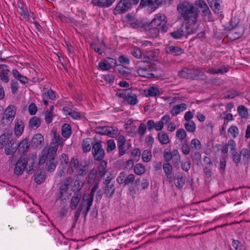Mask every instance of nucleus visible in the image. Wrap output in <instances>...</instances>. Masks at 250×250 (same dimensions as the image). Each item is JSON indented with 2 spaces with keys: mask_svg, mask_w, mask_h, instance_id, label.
Wrapping results in <instances>:
<instances>
[{
  "mask_svg": "<svg viewBox=\"0 0 250 250\" xmlns=\"http://www.w3.org/2000/svg\"><path fill=\"white\" fill-rule=\"evenodd\" d=\"M98 172L95 168L92 169L89 172L86 178V182L90 185L95 184L97 182L99 183V181L97 179Z\"/></svg>",
  "mask_w": 250,
  "mask_h": 250,
  "instance_id": "obj_16",
  "label": "nucleus"
},
{
  "mask_svg": "<svg viewBox=\"0 0 250 250\" xmlns=\"http://www.w3.org/2000/svg\"><path fill=\"white\" fill-rule=\"evenodd\" d=\"M146 26L145 27L146 34L150 38H155L159 36V32L161 30L155 27L149 26V23L146 24Z\"/></svg>",
  "mask_w": 250,
  "mask_h": 250,
  "instance_id": "obj_14",
  "label": "nucleus"
},
{
  "mask_svg": "<svg viewBox=\"0 0 250 250\" xmlns=\"http://www.w3.org/2000/svg\"><path fill=\"white\" fill-rule=\"evenodd\" d=\"M71 180V178H67L63 183L61 184L60 187L59 189L60 191V195L58 196V199L62 200V195L64 193L67 191L68 189V185L70 181Z\"/></svg>",
  "mask_w": 250,
  "mask_h": 250,
  "instance_id": "obj_23",
  "label": "nucleus"
},
{
  "mask_svg": "<svg viewBox=\"0 0 250 250\" xmlns=\"http://www.w3.org/2000/svg\"><path fill=\"white\" fill-rule=\"evenodd\" d=\"M0 78L1 81L7 83L9 81L10 70L8 66L4 64H0Z\"/></svg>",
  "mask_w": 250,
  "mask_h": 250,
  "instance_id": "obj_12",
  "label": "nucleus"
},
{
  "mask_svg": "<svg viewBox=\"0 0 250 250\" xmlns=\"http://www.w3.org/2000/svg\"><path fill=\"white\" fill-rule=\"evenodd\" d=\"M156 0H141L140 6L143 7L149 6L153 9L156 4Z\"/></svg>",
  "mask_w": 250,
  "mask_h": 250,
  "instance_id": "obj_48",
  "label": "nucleus"
},
{
  "mask_svg": "<svg viewBox=\"0 0 250 250\" xmlns=\"http://www.w3.org/2000/svg\"><path fill=\"white\" fill-rule=\"evenodd\" d=\"M176 137L180 141H182L187 137V133L186 131L183 129L180 128L177 130Z\"/></svg>",
  "mask_w": 250,
  "mask_h": 250,
  "instance_id": "obj_50",
  "label": "nucleus"
},
{
  "mask_svg": "<svg viewBox=\"0 0 250 250\" xmlns=\"http://www.w3.org/2000/svg\"><path fill=\"white\" fill-rule=\"evenodd\" d=\"M146 126L144 123L140 124L138 127V133L141 136H143L145 134Z\"/></svg>",
  "mask_w": 250,
  "mask_h": 250,
  "instance_id": "obj_64",
  "label": "nucleus"
},
{
  "mask_svg": "<svg viewBox=\"0 0 250 250\" xmlns=\"http://www.w3.org/2000/svg\"><path fill=\"white\" fill-rule=\"evenodd\" d=\"M228 133L235 138L239 133L238 128L235 125H231L228 129Z\"/></svg>",
  "mask_w": 250,
  "mask_h": 250,
  "instance_id": "obj_57",
  "label": "nucleus"
},
{
  "mask_svg": "<svg viewBox=\"0 0 250 250\" xmlns=\"http://www.w3.org/2000/svg\"><path fill=\"white\" fill-rule=\"evenodd\" d=\"M91 139L89 138H87L84 139L83 141L82 146L84 152H88L91 150L90 143Z\"/></svg>",
  "mask_w": 250,
  "mask_h": 250,
  "instance_id": "obj_39",
  "label": "nucleus"
},
{
  "mask_svg": "<svg viewBox=\"0 0 250 250\" xmlns=\"http://www.w3.org/2000/svg\"><path fill=\"white\" fill-rule=\"evenodd\" d=\"M28 111L30 115H35L37 111V107L34 103H31L28 106Z\"/></svg>",
  "mask_w": 250,
  "mask_h": 250,
  "instance_id": "obj_63",
  "label": "nucleus"
},
{
  "mask_svg": "<svg viewBox=\"0 0 250 250\" xmlns=\"http://www.w3.org/2000/svg\"><path fill=\"white\" fill-rule=\"evenodd\" d=\"M107 163L105 161L102 160L100 162L98 167L97 172L99 175L104 177L108 172L107 169Z\"/></svg>",
  "mask_w": 250,
  "mask_h": 250,
  "instance_id": "obj_22",
  "label": "nucleus"
},
{
  "mask_svg": "<svg viewBox=\"0 0 250 250\" xmlns=\"http://www.w3.org/2000/svg\"><path fill=\"white\" fill-rule=\"evenodd\" d=\"M10 86L12 93H16L19 88V83L18 82L15 80H12L10 83Z\"/></svg>",
  "mask_w": 250,
  "mask_h": 250,
  "instance_id": "obj_61",
  "label": "nucleus"
},
{
  "mask_svg": "<svg viewBox=\"0 0 250 250\" xmlns=\"http://www.w3.org/2000/svg\"><path fill=\"white\" fill-rule=\"evenodd\" d=\"M90 45L92 48L93 49L95 52L98 53L99 54L101 55L104 50L105 44L104 42H103L101 47L98 46V45L96 43H92Z\"/></svg>",
  "mask_w": 250,
  "mask_h": 250,
  "instance_id": "obj_46",
  "label": "nucleus"
},
{
  "mask_svg": "<svg viewBox=\"0 0 250 250\" xmlns=\"http://www.w3.org/2000/svg\"><path fill=\"white\" fill-rule=\"evenodd\" d=\"M57 150L58 146L56 145L49 147V159L46 161V167L49 172L54 171L57 165L58 161L56 158Z\"/></svg>",
  "mask_w": 250,
  "mask_h": 250,
  "instance_id": "obj_4",
  "label": "nucleus"
},
{
  "mask_svg": "<svg viewBox=\"0 0 250 250\" xmlns=\"http://www.w3.org/2000/svg\"><path fill=\"white\" fill-rule=\"evenodd\" d=\"M173 0H156L155 5L157 6H154V10L156 9L158 6L162 5L169 6L172 2Z\"/></svg>",
  "mask_w": 250,
  "mask_h": 250,
  "instance_id": "obj_54",
  "label": "nucleus"
},
{
  "mask_svg": "<svg viewBox=\"0 0 250 250\" xmlns=\"http://www.w3.org/2000/svg\"><path fill=\"white\" fill-rule=\"evenodd\" d=\"M159 90L157 87L152 86L150 87L147 90L146 96L147 97H154L159 94Z\"/></svg>",
  "mask_w": 250,
  "mask_h": 250,
  "instance_id": "obj_51",
  "label": "nucleus"
},
{
  "mask_svg": "<svg viewBox=\"0 0 250 250\" xmlns=\"http://www.w3.org/2000/svg\"><path fill=\"white\" fill-rule=\"evenodd\" d=\"M29 146L28 140L27 139H24L22 140L20 144L16 145V146H17V148L19 147L20 150L22 151V152H24L27 151L29 147Z\"/></svg>",
  "mask_w": 250,
  "mask_h": 250,
  "instance_id": "obj_37",
  "label": "nucleus"
},
{
  "mask_svg": "<svg viewBox=\"0 0 250 250\" xmlns=\"http://www.w3.org/2000/svg\"><path fill=\"white\" fill-rule=\"evenodd\" d=\"M14 128V132L16 136H21L23 131L24 129V123L21 119H16Z\"/></svg>",
  "mask_w": 250,
  "mask_h": 250,
  "instance_id": "obj_21",
  "label": "nucleus"
},
{
  "mask_svg": "<svg viewBox=\"0 0 250 250\" xmlns=\"http://www.w3.org/2000/svg\"><path fill=\"white\" fill-rule=\"evenodd\" d=\"M95 130L99 134L107 135L111 138L115 137L118 133L117 128L109 126H98L96 127Z\"/></svg>",
  "mask_w": 250,
  "mask_h": 250,
  "instance_id": "obj_7",
  "label": "nucleus"
},
{
  "mask_svg": "<svg viewBox=\"0 0 250 250\" xmlns=\"http://www.w3.org/2000/svg\"><path fill=\"white\" fill-rule=\"evenodd\" d=\"M88 169V165L86 162L81 163L79 167L77 169L78 174L81 176H85Z\"/></svg>",
  "mask_w": 250,
  "mask_h": 250,
  "instance_id": "obj_28",
  "label": "nucleus"
},
{
  "mask_svg": "<svg viewBox=\"0 0 250 250\" xmlns=\"http://www.w3.org/2000/svg\"><path fill=\"white\" fill-rule=\"evenodd\" d=\"M186 129L189 132H194L196 129V125L193 121H187L185 124Z\"/></svg>",
  "mask_w": 250,
  "mask_h": 250,
  "instance_id": "obj_40",
  "label": "nucleus"
},
{
  "mask_svg": "<svg viewBox=\"0 0 250 250\" xmlns=\"http://www.w3.org/2000/svg\"><path fill=\"white\" fill-rule=\"evenodd\" d=\"M142 160L145 162H149L152 158V153L151 150H145L143 152V154L142 155Z\"/></svg>",
  "mask_w": 250,
  "mask_h": 250,
  "instance_id": "obj_43",
  "label": "nucleus"
},
{
  "mask_svg": "<svg viewBox=\"0 0 250 250\" xmlns=\"http://www.w3.org/2000/svg\"><path fill=\"white\" fill-rule=\"evenodd\" d=\"M167 22V18L165 15L157 14L149 23V26L155 27L160 30L161 32L165 33L168 29Z\"/></svg>",
  "mask_w": 250,
  "mask_h": 250,
  "instance_id": "obj_5",
  "label": "nucleus"
},
{
  "mask_svg": "<svg viewBox=\"0 0 250 250\" xmlns=\"http://www.w3.org/2000/svg\"><path fill=\"white\" fill-rule=\"evenodd\" d=\"M129 23L130 26L134 28H143L146 26L143 22L136 18H131L129 21Z\"/></svg>",
  "mask_w": 250,
  "mask_h": 250,
  "instance_id": "obj_36",
  "label": "nucleus"
},
{
  "mask_svg": "<svg viewBox=\"0 0 250 250\" xmlns=\"http://www.w3.org/2000/svg\"><path fill=\"white\" fill-rule=\"evenodd\" d=\"M177 10L181 17L188 24L186 27L187 34L195 33L198 16V8L193 3L185 0L178 4Z\"/></svg>",
  "mask_w": 250,
  "mask_h": 250,
  "instance_id": "obj_1",
  "label": "nucleus"
},
{
  "mask_svg": "<svg viewBox=\"0 0 250 250\" xmlns=\"http://www.w3.org/2000/svg\"><path fill=\"white\" fill-rule=\"evenodd\" d=\"M115 0H92L91 3L95 6L102 8L110 7Z\"/></svg>",
  "mask_w": 250,
  "mask_h": 250,
  "instance_id": "obj_17",
  "label": "nucleus"
},
{
  "mask_svg": "<svg viewBox=\"0 0 250 250\" xmlns=\"http://www.w3.org/2000/svg\"><path fill=\"white\" fill-rule=\"evenodd\" d=\"M116 95L119 97L123 98L130 105H134L138 102L136 95L133 94L130 89H119Z\"/></svg>",
  "mask_w": 250,
  "mask_h": 250,
  "instance_id": "obj_3",
  "label": "nucleus"
},
{
  "mask_svg": "<svg viewBox=\"0 0 250 250\" xmlns=\"http://www.w3.org/2000/svg\"><path fill=\"white\" fill-rule=\"evenodd\" d=\"M72 134L71 127L67 124H64L62 127V134L66 138H68Z\"/></svg>",
  "mask_w": 250,
  "mask_h": 250,
  "instance_id": "obj_32",
  "label": "nucleus"
},
{
  "mask_svg": "<svg viewBox=\"0 0 250 250\" xmlns=\"http://www.w3.org/2000/svg\"><path fill=\"white\" fill-rule=\"evenodd\" d=\"M125 185H129L134 181L135 186H138L140 183V179H135V175L133 174H130L127 177H125Z\"/></svg>",
  "mask_w": 250,
  "mask_h": 250,
  "instance_id": "obj_34",
  "label": "nucleus"
},
{
  "mask_svg": "<svg viewBox=\"0 0 250 250\" xmlns=\"http://www.w3.org/2000/svg\"><path fill=\"white\" fill-rule=\"evenodd\" d=\"M41 120L37 116L32 117L29 122V127L31 129H36L40 125Z\"/></svg>",
  "mask_w": 250,
  "mask_h": 250,
  "instance_id": "obj_30",
  "label": "nucleus"
},
{
  "mask_svg": "<svg viewBox=\"0 0 250 250\" xmlns=\"http://www.w3.org/2000/svg\"><path fill=\"white\" fill-rule=\"evenodd\" d=\"M44 141L43 136L41 134H35L32 138L31 146L34 148H38L40 146Z\"/></svg>",
  "mask_w": 250,
  "mask_h": 250,
  "instance_id": "obj_19",
  "label": "nucleus"
},
{
  "mask_svg": "<svg viewBox=\"0 0 250 250\" xmlns=\"http://www.w3.org/2000/svg\"><path fill=\"white\" fill-rule=\"evenodd\" d=\"M170 36L174 39L178 40L181 39L185 35V31L182 27L169 33Z\"/></svg>",
  "mask_w": 250,
  "mask_h": 250,
  "instance_id": "obj_27",
  "label": "nucleus"
},
{
  "mask_svg": "<svg viewBox=\"0 0 250 250\" xmlns=\"http://www.w3.org/2000/svg\"><path fill=\"white\" fill-rule=\"evenodd\" d=\"M158 139L162 144L166 145L170 142L168 134L164 131H161L158 134Z\"/></svg>",
  "mask_w": 250,
  "mask_h": 250,
  "instance_id": "obj_31",
  "label": "nucleus"
},
{
  "mask_svg": "<svg viewBox=\"0 0 250 250\" xmlns=\"http://www.w3.org/2000/svg\"><path fill=\"white\" fill-rule=\"evenodd\" d=\"M115 148V144L113 140L110 139L107 142L106 151L108 152H111Z\"/></svg>",
  "mask_w": 250,
  "mask_h": 250,
  "instance_id": "obj_62",
  "label": "nucleus"
},
{
  "mask_svg": "<svg viewBox=\"0 0 250 250\" xmlns=\"http://www.w3.org/2000/svg\"><path fill=\"white\" fill-rule=\"evenodd\" d=\"M53 138L55 142L51 144V146L56 145L58 147V146L63 145L64 140L60 137L59 134L56 131H53Z\"/></svg>",
  "mask_w": 250,
  "mask_h": 250,
  "instance_id": "obj_35",
  "label": "nucleus"
},
{
  "mask_svg": "<svg viewBox=\"0 0 250 250\" xmlns=\"http://www.w3.org/2000/svg\"><path fill=\"white\" fill-rule=\"evenodd\" d=\"M191 149V147L189 146L187 141H185L181 144V149L184 154L186 155L189 154L190 152Z\"/></svg>",
  "mask_w": 250,
  "mask_h": 250,
  "instance_id": "obj_53",
  "label": "nucleus"
},
{
  "mask_svg": "<svg viewBox=\"0 0 250 250\" xmlns=\"http://www.w3.org/2000/svg\"><path fill=\"white\" fill-rule=\"evenodd\" d=\"M45 173L43 171H40L35 176L34 181L37 184L40 185L45 181Z\"/></svg>",
  "mask_w": 250,
  "mask_h": 250,
  "instance_id": "obj_41",
  "label": "nucleus"
},
{
  "mask_svg": "<svg viewBox=\"0 0 250 250\" xmlns=\"http://www.w3.org/2000/svg\"><path fill=\"white\" fill-rule=\"evenodd\" d=\"M230 154L233 162L237 165L241 161V154L236 151V150L233 151V152H230Z\"/></svg>",
  "mask_w": 250,
  "mask_h": 250,
  "instance_id": "obj_45",
  "label": "nucleus"
},
{
  "mask_svg": "<svg viewBox=\"0 0 250 250\" xmlns=\"http://www.w3.org/2000/svg\"><path fill=\"white\" fill-rule=\"evenodd\" d=\"M212 10L216 13H220V2L221 0H208Z\"/></svg>",
  "mask_w": 250,
  "mask_h": 250,
  "instance_id": "obj_25",
  "label": "nucleus"
},
{
  "mask_svg": "<svg viewBox=\"0 0 250 250\" xmlns=\"http://www.w3.org/2000/svg\"><path fill=\"white\" fill-rule=\"evenodd\" d=\"M49 159V148L46 151L45 150H43L42 151L41 156L40 157L39 161V165L40 166H42L45 161H47Z\"/></svg>",
  "mask_w": 250,
  "mask_h": 250,
  "instance_id": "obj_38",
  "label": "nucleus"
},
{
  "mask_svg": "<svg viewBox=\"0 0 250 250\" xmlns=\"http://www.w3.org/2000/svg\"><path fill=\"white\" fill-rule=\"evenodd\" d=\"M243 27H238L231 30L229 33V38L232 40H235L240 38L244 33Z\"/></svg>",
  "mask_w": 250,
  "mask_h": 250,
  "instance_id": "obj_20",
  "label": "nucleus"
},
{
  "mask_svg": "<svg viewBox=\"0 0 250 250\" xmlns=\"http://www.w3.org/2000/svg\"><path fill=\"white\" fill-rule=\"evenodd\" d=\"M92 152L95 160L101 161L105 155L104 150L103 148L101 142H96L93 144Z\"/></svg>",
  "mask_w": 250,
  "mask_h": 250,
  "instance_id": "obj_8",
  "label": "nucleus"
},
{
  "mask_svg": "<svg viewBox=\"0 0 250 250\" xmlns=\"http://www.w3.org/2000/svg\"><path fill=\"white\" fill-rule=\"evenodd\" d=\"M191 148L195 150H200L202 147L200 141L197 139H193L190 142Z\"/></svg>",
  "mask_w": 250,
  "mask_h": 250,
  "instance_id": "obj_47",
  "label": "nucleus"
},
{
  "mask_svg": "<svg viewBox=\"0 0 250 250\" xmlns=\"http://www.w3.org/2000/svg\"><path fill=\"white\" fill-rule=\"evenodd\" d=\"M99 67L102 70H109L111 69L112 66L107 60H105L104 61L100 62L99 63Z\"/></svg>",
  "mask_w": 250,
  "mask_h": 250,
  "instance_id": "obj_52",
  "label": "nucleus"
},
{
  "mask_svg": "<svg viewBox=\"0 0 250 250\" xmlns=\"http://www.w3.org/2000/svg\"><path fill=\"white\" fill-rule=\"evenodd\" d=\"M164 158L165 160V163H169V162L172 159L171 155V151L165 149L164 151L163 154Z\"/></svg>",
  "mask_w": 250,
  "mask_h": 250,
  "instance_id": "obj_60",
  "label": "nucleus"
},
{
  "mask_svg": "<svg viewBox=\"0 0 250 250\" xmlns=\"http://www.w3.org/2000/svg\"><path fill=\"white\" fill-rule=\"evenodd\" d=\"M166 52L167 53L174 56H179L184 52L182 48L173 45L167 46L166 47Z\"/></svg>",
  "mask_w": 250,
  "mask_h": 250,
  "instance_id": "obj_13",
  "label": "nucleus"
},
{
  "mask_svg": "<svg viewBox=\"0 0 250 250\" xmlns=\"http://www.w3.org/2000/svg\"><path fill=\"white\" fill-rule=\"evenodd\" d=\"M173 181L177 188L179 189L182 188L185 184L184 175L182 173H176L173 179Z\"/></svg>",
  "mask_w": 250,
  "mask_h": 250,
  "instance_id": "obj_18",
  "label": "nucleus"
},
{
  "mask_svg": "<svg viewBox=\"0 0 250 250\" xmlns=\"http://www.w3.org/2000/svg\"><path fill=\"white\" fill-rule=\"evenodd\" d=\"M187 106L186 104L183 103L180 104H177L174 106L170 110L171 114L175 116L177 115L181 112L183 111L186 110Z\"/></svg>",
  "mask_w": 250,
  "mask_h": 250,
  "instance_id": "obj_24",
  "label": "nucleus"
},
{
  "mask_svg": "<svg viewBox=\"0 0 250 250\" xmlns=\"http://www.w3.org/2000/svg\"><path fill=\"white\" fill-rule=\"evenodd\" d=\"M158 51L157 50H150L145 53L144 54V58H146L145 61V62H149L150 61H157L158 60Z\"/></svg>",
  "mask_w": 250,
  "mask_h": 250,
  "instance_id": "obj_15",
  "label": "nucleus"
},
{
  "mask_svg": "<svg viewBox=\"0 0 250 250\" xmlns=\"http://www.w3.org/2000/svg\"><path fill=\"white\" fill-rule=\"evenodd\" d=\"M14 108L15 106L13 105H9L6 108L3 113V116L0 121L1 125L5 126L11 124L16 115Z\"/></svg>",
  "mask_w": 250,
  "mask_h": 250,
  "instance_id": "obj_6",
  "label": "nucleus"
},
{
  "mask_svg": "<svg viewBox=\"0 0 250 250\" xmlns=\"http://www.w3.org/2000/svg\"><path fill=\"white\" fill-rule=\"evenodd\" d=\"M163 168L165 175L172 174V167L170 163H165L163 164Z\"/></svg>",
  "mask_w": 250,
  "mask_h": 250,
  "instance_id": "obj_55",
  "label": "nucleus"
},
{
  "mask_svg": "<svg viewBox=\"0 0 250 250\" xmlns=\"http://www.w3.org/2000/svg\"><path fill=\"white\" fill-rule=\"evenodd\" d=\"M80 194H77L72 197L69 206L72 210H75L78 206L81 199Z\"/></svg>",
  "mask_w": 250,
  "mask_h": 250,
  "instance_id": "obj_33",
  "label": "nucleus"
},
{
  "mask_svg": "<svg viewBox=\"0 0 250 250\" xmlns=\"http://www.w3.org/2000/svg\"><path fill=\"white\" fill-rule=\"evenodd\" d=\"M130 52L131 54L136 58H140L142 56V51L139 48H133Z\"/></svg>",
  "mask_w": 250,
  "mask_h": 250,
  "instance_id": "obj_59",
  "label": "nucleus"
},
{
  "mask_svg": "<svg viewBox=\"0 0 250 250\" xmlns=\"http://www.w3.org/2000/svg\"><path fill=\"white\" fill-rule=\"evenodd\" d=\"M69 166L72 172L74 171V169H78L79 166V162L78 159L75 158L71 159V161L69 163Z\"/></svg>",
  "mask_w": 250,
  "mask_h": 250,
  "instance_id": "obj_49",
  "label": "nucleus"
},
{
  "mask_svg": "<svg viewBox=\"0 0 250 250\" xmlns=\"http://www.w3.org/2000/svg\"><path fill=\"white\" fill-rule=\"evenodd\" d=\"M201 72L197 69L184 68L181 71H179L178 76L184 78L193 79L200 75Z\"/></svg>",
  "mask_w": 250,
  "mask_h": 250,
  "instance_id": "obj_9",
  "label": "nucleus"
},
{
  "mask_svg": "<svg viewBox=\"0 0 250 250\" xmlns=\"http://www.w3.org/2000/svg\"><path fill=\"white\" fill-rule=\"evenodd\" d=\"M131 6V2L128 0H120L117 4L115 11L118 13H124L130 9Z\"/></svg>",
  "mask_w": 250,
  "mask_h": 250,
  "instance_id": "obj_11",
  "label": "nucleus"
},
{
  "mask_svg": "<svg viewBox=\"0 0 250 250\" xmlns=\"http://www.w3.org/2000/svg\"><path fill=\"white\" fill-rule=\"evenodd\" d=\"M99 182H97L95 184L93 185L94 186L91 190L90 193L86 196H85L86 199H92V201H93L94 193L99 188Z\"/></svg>",
  "mask_w": 250,
  "mask_h": 250,
  "instance_id": "obj_58",
  "label": "nucleus"
},
{
  "mask_svg": "<svg viewBox=\"0 0 250 250\" xmlns=\"http://www.w3.org/2000/svg\"><path fill=\"white\" fill-rule=\"evenodd\" d=\"M116 69L121 74H127L130 73L129 70L122 64L116 65Z\"/></svg>",
  "mask_w": 250,
  "mask_h": 250,
  "instance_id": "obj_56",
  "label": "nucleus"
},
{
  "mask_svg": "<svg viewBox=\"0 0 250 250\" xmlns=\"http://www.w3.org/2000/svg\"><path fill=\"white\" fill-rule=\"evenodd\" d=\"M137 73L140 76L147 78L154 76L152 71L156 69L155 64H150L141 61L137 62Z\"/></svg>",
  "mask_w": 250,
  "mask_h": 250,
  "instance_id": "obj_2",
  "label": "nucleus"
},
{
  "mask_svg": "<svg viewBox=\"0 0 250 250\" xmlns=\"http://www.w3.org/2000/svg\"><path fill=\"white\" fill-rule=\"evenodd\" d=\"M13 76L20 81L22 84L28 83V79L26 77L21 74L17 69H13L12 71Z\"/></svg>",
  "mask_w": 250,
  "mask_h": 250,
  "instance_id": "obj_26",
  "label": "nucleus"
},
{
  "mask_svg": "<svg viewBox=\"0 0 250 250\" xmlns=\"http://www.w3.org/2000/svg\"><path fill=\"white\" fill-rule=\"evenodd\" d=\"M28 161L27 158L21 157L17 161L14 168V173L17 175L22 174L27 167Z\"/></svg>",
  "mask_w": 250,
  "mask_h": 250,
  "instance_id": "obj_10",
  "label": "nucleus"
},
{
  "mask_svg": "<svg viewBox=\"0 0 250 250\" xmlns=\"http://www.w3.org/2000/svg\"><path fill=\"white\" fill-rule=\"evenodd\" d=\"M145 167L140 163L136 164L134 167V172L138 175L143 174L145 173Z\"/></svg>",
  "mask_w": 250,
  "mask_h": 250,
  "instance_id": "obj_42",
  "label": "nucleus"
},
{
  "mask_svg": "<svg viewBox=\"0 0 250 250\" xmlns=\"http://www.w3.org/2000/svg\"><path fill=\"white\" fill-rule=\"evenodd\" d=\"M238 112L239 115L243 118H246L248 116L247 109L244 105H240L237 108Z\"/></svg>",
  "mask_w": 250,
  "mask_h": 250,
  "instance_id": "obj_44",
  "label": "nucleus"
},
{
  "mask_svg": "<svg viewBox=\"0 0 250 250\" xmlns=\"http://www.w3.org/2000/svg\"><path fill=\"white\" fill-rule=\"evenodd\" d=\"M114 184L105 185L104 194L106 198H111L115 192Z\"/></svg>",
  "mask_w": 250,
  "mask_h": 250,
  "instance_id": "obj_29",
  "label": "nucleus"
}]
</instances>
